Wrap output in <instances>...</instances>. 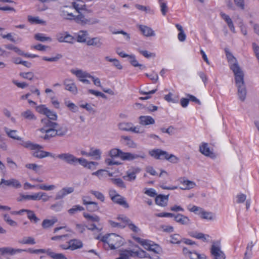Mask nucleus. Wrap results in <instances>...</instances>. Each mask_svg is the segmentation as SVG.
Segmentation results:
<instances>
[{
    "label": "nucleus",
    "mask_w": 259,
    "mask_h": 259,
    "mask_svg": "<svg viewBox=\"0 0 259 259\" xmlns=\"http://www.w3.org/2000/svg\"><path fill=\"white\" fill-rule=\"evenodd\" d=\"M178 181L183 186L180 187L182 190H190L194 188L196 186L194 182L188 180L185 178H180L178 179Z\"/></svg>",
    "instance_id": "17"
},
{
    "label": "nucleus",
    "mask_w": 259,
    "mask_h": 259,
    "mask_svg": "<svg viewBox=\"0 0 259 259\" xmlns=\"http://www.w3.org/2000/svg\"><path fill=\"white\" fill-rule=\"evenodd\" d=\"M140 171L141 169L138 167H132L126 171V175L123 177V179L127 181H134Z\"/></svg>",
    "instance_id": "10"
},
{
    "label": "nucleus",
    "mask_w": 259,
    "mask_h": 259,
    "mask_svg": "<svg viewBox=\"0 0 259 259\" xmlns=\"http://www.w3.org/2000/svg\"><path fill=\"white\" fill-rule=\"evenodd\" d=\"M168 195H159L157 196L155 198V203L158 205L161 206H165L168 202Z\"/></svg>",
    "instance_id": "32"
},
{
    "label": "nucleus",
    "mask_w": 259,
    "mask_h": 259,
    "mask_svg": "<svg viewBox=\"0 0 259 259\" xmlns=\"http://www.w3.org/2000/svg\"><path fill=\"white\" fill-rule=\"evenodd\" d=\"M118 221H121L122 222H115L114 221L110 220L109 221V223L110 225L113 228H123L126 227L125 223H123V222L121 220H118Z\"/></svg>",
    "instance_id": "51"
},
{
    "label": "nucleus",
    "mask_w": 259,
    "mask_h": 259,
    "mask_svg": "<svg viewBox=\"0 0 259 259\" xmlns=\"http://www.w3.org/2000/svg\"><path fill=\"white\" fill-rule=\"evenodd\" d=\"M71 72L75 75L80 82L88 84L91 83L88 78H90L91 75L88 72L81 69H73L71 70Z\"/></svg>",
    "instance_id": "9"
},
{
    "label": "nucleus",
    "mask_w": 259,
    "mask_h": 259,
    "mask_svg": "<svg viewBox=\"0 0 259 259\" xmlns=\"http://www.w3.org/2000/svg\"><path fill=\"white\" fill-rule=\"evenodd\" d=\"M133 255L134 257L137 256L140 258H150L151 257L149 256L148 253L145 251L143 250H139L136 251L133 250Z\"/></svg>",
    "instance_id": "46"
},
{
    "label": "nucleus",
    "mask_w": 259,
    "mask_h": 259,
    "mask_svg": "<svg viewBox=\"0 0 259 259\" xmlns=\"http://www.w3.org/2000/svg\"><path fill=\"white\" fill-rule=\"evenodd\" d=\"M182 238L178 234H174L170 236V242L173 244H179L182 242Z\"/></svg>",
    "instance_id": "49"
},
{
    "label": "nucleus",
    "mask_w": 259,
    "mask_h": 259,
    "mask_svg": "<svg viewBox=\"0 0 259 259\" xmlns=\"http://www.w3.org/2000/svg\"><path fill=\"white\" fill-rule=\"evenodd\" d=\"M139 29L144 35L147 37L155 36V33L152 28L145 25H140Z\"/></svg>",
    "instance_id": "33"
},
{
    "label": "nucleus",
    "mask_w": 259,
    "mask_h": 259,
    "mask_svg": "<svg viewBox=\"0 0 259 259\" xmlns=\"http://www.w3.org/2000/svg\"><path fill=\"white\" fill-rule=\"evenodd\" d=\"M174 218L177 223L182 225H188L191 222L190 220L188 217L181 213L175 214Z\"/></svg>",
    "instance_id": "19"
},
{
    "label": "nucleus",
    "mask_w": 259,
    "mask_h": 259,
    "mask_svg": "<svg viewBox=\"0 0 259 259\" xmlns=\"http://www.w3.org/2000/svg\"><path fill=\"white\" fill-rule=\"evenodd\" d=\"M57 39L59 42L72 43L74 38L66 33H59L57 35Z\"/></svg>",
    "instance_id": "26"
},
{
    "label": "nucleus",
    "mask_w": 259,
    "mask_h": 259,
    "mask_svg": "<svg viewBox=\"0 0 259 259\" xmlns=\"http://www.w3.org/2000/svg\"><path fill=\"white\" fill-rule=\"evenodd\" d=\"M90 193L95 196V197L98 200H100L101 202H104L105 201V196L104 194L100 191H95V190H91L90 191Z\"/></svg>",
    "instance_id": "55"
},
{
    "label": "nucleus",
    "mask_w": 259,
    "mask_h": 259,
    "mask_svg": "<svg viewBox=\"0 0 259 259\" xmlns=\"http://www.w3.org/2000/svg\"><path fill=\"white\" fill-rule=\"evenodd\" d=\"M199 151L206 156L212 157L213 154L209 148L208 144L206 143H202L199 146Z\"/></svg>",
    "instance_id": "27"
},
{
    "label": "nucleus",
    "mask_w": 259,
    "mask_h": 259,
    "mask_svg": "<svg viewBox=\"0 0 259 259\" xmlns=\"http://www.w3.org/2000/svg\"><path fill=\"white\" fill-rule=\"evenodd\" d=\"M21 117L25 120L29 121H33L36 119V117L30 109H26L21 113Z\"/></svg>",
    "instance_id": "23"
},
{
    "label": "nucleus",
    "mask_w": 259,
    "mask_h": 259,
    "mask_svg": "<svg viewBox=\"0 0 259 259\" xmlns=\"http://www.w3.org/2000/svg\"><path fill=\"white\" fill-rule=\"evenodd\" d=\"M39 131L42 134H45L44 136H41V137L45 140H49L50 138L55 137L57 134V132L55 128H40Z\"/></svg>",
    "instance_id": "18"
},
{
    "label": "nucleus",
    "mask_w": 259,
    "mask_h": 259,
    "mask_svg": "<svg viewBox=\"0 0 259 259\" xmlns=\"http://www.w3.org/2000/svg\"><path fill=\"white\" fill-rule=\"evenodd\" d=\"M198 214L200 215V217L203 219L207 220H213L215 219V215L214 213L211 212L206 211L202 208L199 212Z\"/></svg>",
    "instance_id": "34"
},
{
    "label": "nucleus",
    "mask_w": 259,
    "mask_h": 259,
    "mask_svg": "<svg viewBox=\"0 0 259 259\" xmlns=\"http://www.w3.org/2000/svg\"><path fill=\"white\" fill-rule=\"evenodd\" d=\"M211 255L213 256V259H225L226 255L221 249L219 245L213 244L210 249Z\"/></svg>",
    "instance_id": "12"
},
{
    "label": "nucleus",
    "mask_w": 259,
    "mask_h": 259,
    "mask_svg": "<svg viewBox=\"0 0 259 259\" xmlns=\"http://www.w3.org/2000/svg\"><path fill=\"white\" fill-rule=\"evenodd\" d=\"M28 21L31 24H44L45 23V21L41 20L38 17H32L31 16H28Z\"/></svg>",
    "instance_id": "56"
},
{
    "label": "nucleus",
    "mask_w": 259,
    "mask_h": 259,
    "mask_svg": "<svg viewBox=\"0 0 259 259\" xmlns=\"http://www.w3.org/2000/svg\"><path fill=\"white\" fill-rule=\"evenodd\" d=\"M120 141L122 144L128 148H136L137 146V144L129 136H121Z\"/></svg>",
    "instance_id": "21"
},
{
    "label": "nucleus",
    "mask_w": 259,
    "mask_h": 259,
    "mask_svg": "<svg viewBox=\"0 0 259 259\" xmlns=\"http://www.w3.org/2000/svg\"><path fill=\"white\" fill-rule=\"evenodd\" d=\"M69 248L70 250H74L82 247L83 244L82 242L78 239H71L68 241Z\"/></svg>",
    "instance_id": "30"
},
{
    "label": "nucleus",
    "mask_w": 259,
    "mask_h": 259,
    "mask_svg": "<svg viewBox=\"0 0 259 259\" xmlns=\"http://www.w3.org/2000/svg\"><path fill=\"white\" fill-rule=\"evenodd\" d=\"M112 201L114 203L123 206L124 208L129 207V205L126 201L125 199L119 194L116 195L114 199H112Z\"/></svg>",
    "instance_id": "35"
},
{
    "label": "nucleus",
    "mask_w": 259,
    "mask_h": 259,
    "mask_svg": "<svg viewBox=\"0 0 259 259\" xmlns=\"http://www.w3.org/2000/svg\"><path fill=\"white\" fill-rule=\"evenodd\" d=\"M82 200L83 204L85 205H94L95 208L97 207V203L91 201V197L90 196H83L82 197Z\"/></svg>",
    "instance_id": "48"
},
{
    "label": "nucleus",
    "mask_w": 259,
    "mask_h": 259,
    "mask_svg": "<svg viewBox=\"0 0 259 259\" xmlns=\"http://www.w3.org/2000/svg\"><path fill=\"white\" fill-rule=\"evenodd\" d=\"M72 6L78 12H79V10L83 9V7H85V5L83 4L82 1L77 0V1L72 3Z\"/></svg>",
    "instance_id": "57"
},
{
    "label": "nucleus",
    "mask_w": 259,
    "mask_h": 259,
    "mask_svg": "<svg viewBox=\"0 0 259 259\" xmlns=\"http://www.w3.org/2000/svg\"><path fill=\"white\" fill-rule=\"evenodd\" d=\"M133 250H124L120 253V256L117 259H130V257L133 256Z\"/></svg>",
    "instance_id": "50"
},
{
    "label": "nucleus",
    "mask_w": 259,
    "mask_h": 259,
    "mask_svg": "<svg viewBox=\"0 0 259 259\" xmlns=\"http://www.w3.org/2000/svg\"><path fill=\"white\" fill-rule=\"evenodd\" d=\"M102 151L99 149L91 147L90 151V156L95 160H99L101 158Z\"/></svg>",
    "instance_id": "37"
},
{
    "label": "nucleus",
    "mask_w": 259,
    "mask_h": 259,
    "mask_svg": "<svg viewBox=\"0 0 259 259\" xmlns=\"http://www.w3.org/2000/svg\"><path fill=\"white\" fill-rule=\"evenodd\" d=\"M34 38L39 41H51L52 39L51 37L47 36L46 34L41 33H38L34 35Z\"/></svg>",
    "instance_id": "42"
},
{
    "label": "nucleus",
    "mask_w": 259,
    "mask_h": 259,
    "mask_svg": "<svg viewBox=\"0 0 259 259\" xmlns=\"http://www.w3.org/2000/svg\"><path fill=\"white\" fill-rule=\"evenodd\" d=\"M57 222V219L55 217L52 219H45L42 221V226L45 229L49 228L53 226Z\"/></svg>",
    "instance_id": "41"
},
{
    "label": "nucleus",
    "mask_w": 259,
    "mask_h": 259,
    "mask_svg": "<svg viewBox=\"0 0 259 259\" xmlns=\"http://www.w3.org/2000/svg\"><path fill=\"white\" fill-rule=\"evenodd\" d=\"M110 180L117 186L122 188H125V185L123 181L120 178H116V179H111Z\"/></svg>",
    "instance_id": "60"
},
{
    "label": "nucleus",
    "mask_w": 259,
    "mask_h": 259,
    "mask_svg": "<svg viewBox=\"0 0 259 259\" xmlns=\"http://www.w3.org/2000/svg\"><path fill=\"white\" fill-rule=\"evenodd\" d=\"M159 177L162 178L159 183L160 187L163 190H175L178 188L177 186H173L168 183L171 181V179L169 177V174L164 170H161V172L159 175Z\"/></svg>",
    "instance_id": "7"
},
{
    "label": "nucleus",
    "mask_w": 259,
    "mask_h": 259,
    "mask_svg": "<svg viewBox=\"0 0 259 259\" xmlns=\"http://www.w3.org/2000/svg\"><path fill=\"white\" fill-rule=\"evenodd\" d=\"M41 122L44 124V126L41 128H56L57 124L55 122L51 121L48 119L41 120Z\"/></svg>",
    "instance_id": "43"
},
{
    "label": "nucleus",
    "mask_w": 259,
    "mask_h": 259,
    "mask_svg": "<svg viewBox=\"0 0 259 259\" xmlns=\"http://www.w3.org/2000/svg\"><path fill=\"white\" fill-rule=\"evenodd\" d=\"M4 131L9 137L14 140L22 141V138L18 136V131L17 130H12L9 128L8 127H5Z\"/></svg>",
    "instance_id": "31"
},
{
    "label": "nucleus",
    "mask_w": 259,
    "mask_h": 259,
    "mask_svg": "<svg viewBox=\"0 0 259 259\" xmlns=\"http://www.w3.org/2000/svg\"><path fill=\"white\" fill-rule=\"evenodd\" d=\"M22 252H28L30 253H38L40 252H44L42 250H34L32 248L21 249L15 248L11 247H3L0 248V255H5L6 254L14 255L17 253H20Z\"/></svg>",
    "instance_id": "6"
},
{
    "label": "nucleus",
    "mask_w": 259,
    "mask_h": 259,
    "mask_svg": "<svg viewBox=\"0 0 259 259\" xmlns=\"http://www.w3.org/2000/svg\"><path fill=\"white\" fill-rule=\"evenodd\" d=\"M51 208L56 212L60 211L63 208V204L61 202H57L52 204L51 206Z\"/></svg>",
    "instance_id": "64"
},
{
    "label": "nucleus",
    "mask_w": 259,
    "mask_h": 259,
    "mask_svg": "<svg viewBox=\"0 0 259 259\" xmlns=\"http://www.w3.org/2000/svg\"><path fill=\"white\" fill-rule=\"evenodd\" d=\"M88 33L85 30H80L77 33V41L79 42H86L88 40Z\"/></svg>",
    "instance_id": "40"
},
{
    "label": "nucleus",
    "mask_w": 259,
    "mask_h": 259,
    "mask_svg": "<svg viewBox=\"0 0 259 259\" xmlns=\"http://www.w3.org/2000/svg\"><path fill=\"white\" fill-rule=\"evenodd\" d=\"M2 184H4L6 186H12L16 189L20 188L22 186L20 182L18 180L14 178L8 180L2 179L0 182V186Z\"/></svg>",
    "instance_id": "16"
},
{
    "label": "nucleus",
    "mask_w": 259,
    "mask_h": 259,
    "mask_svg": "<svg viewBox=\"0 0 259 259\" xmlns=\"http://www.w3.org/2000/svg\"><path fill=\"white\" fill-rule=\"evenodd\" d=\"M133 123L131 122H121L118 124V128L122 131L131 132Z\"/></svg>",
    "instance_id": "38"
},
{
    "label": "nucleus",
    "mask_w": 259,
    "mask_h": 259,
    "mask_svg": "<svg viewBox=\"0 0 259 259\" xmlns=\"http://www.w3.org/2000/svg\"><path fill=\"white\" fill-rule=\"evenodd\" d=\"M226 57L229 63L230 68L233 71L234 75L243 73L236 58L231 53L226 51Z\"/></svg>",
    "instance_id": "8"
},
{
    "label": "nucleus",
    "mask_w": 259,
    "mask_h": 259,
    "mask_svg": "<svg viewBox=\"0 0 259 259\" xmlns=\"http://www.w3.org/2000/svg\"><path fill=\"white\" fill-rule=\"evenodd\" d=\"M18 242L23 245H34L36 243L34 238L31 236H24L19 239Z\"/></svg>",
    "instance_id": "36"
},
{
    "label": "nucleus",
    "mask_w": 259,
    "mask_h": 259,
    "mask_svg": "<svg viewBox=\"0 0 259 259\" xmlns=\"http://www.w3.org/2000/svg\"><path fill=\"white\" fill-rule=\"evenodd\" d=\"M88 46H94L97 48H101L103 45L102 38L100 37H95L89 38L87 41Z\"/></svg>",
    "instance_id": "24"
},
{
    "label": "nucleus",
    "mask_w": 259,
    "mask_h": 259,
    "mask_svg": "<svg viewBox=\"0 0 259 259\" xmlns=\"http://www.w3.org/2000/svg\"><path fill=\"white\" fill-rule=\"evenodd\" d=\"M129 62L134 67H140L141 69H143L145 68V66L139 63L138 61L136 59V56L135 55L132 54L129 56Z\"/></svg>",
    "instance_id": "44"
},
{
    "label": "nucleus",
    "mask_w": 259,
    "mask_h": 259,
    "mask_svg": "<svg viewBox=\"0 0 259 259\" xmlns=\"http://www.w3.org/2000/svg\"><path fill=\"white\" fill-rule=\"evenodd\" d=\"M21 145L25 148L33 150L32 154L35 157L40 159L49 156L54 157V156L51 153L42 150L43 147L40 145L34 144L29 141L23 142L21 143Z\"/></svg>",
    "instance_id": "3"
},
{
    "label": "nucleus",
    "mask_w": 259,
    "mask_h": 259,
    "mask_svg": "<svg viewBox=\"0 0 259 259\" xmlns=\"http://www.w3.org/2000/svg\"><path fill=\"white\" fill-rule=\"evenodd\" d=\"M121 151L119 149L117 148H113L111 149L109 152V155L111 157H120Z\"/></svg>",
    "instance_id": "59"
},
{
    "label": "nucleus",
    "mask_w": 259,
    "mask_h": 259,
    "mask_svg": "<svg viewBox=\"0 0 259 259\" xmlns=\"http://www.w3.org/2000/svg\"><path fill=\"white\" fill-rule=\"evenodd\" d=\"M65 89L70 92L73 95H76L78 93L77 88L73 80L66 79L64 81Z\"/></svg>",
    "instance_id": "15"
},
{
    "label": "nucleus",
    "mask_w": 259,
    "mask_h": 259,
    "mask_svg": "<svg viewBox=\"0 0 259 259\" xmlns=\"http://www.w3.org/2000/svg\"><path fill=\"white\" fill-rule=\"evenodd\" d=\"M183 252L186 256L190 259H206V258L205 254H200L196 251H191L186 247L183 248Z\"/></svg>",
    "instance_id": "14"
},
{
    "label": "nucleus",
    "mask_w": 259,
    "mask_h": 259,
    "mask_svg": "<svg viewBox=\"0 0 259 259\" xmlns=\"http://www.w3.org/2000/svg\"><path fill=\"white\" fill-rule=\"evenodd\" d=\"M73 20H74L77 23L83 25L86 24H94L99 22V20L96 19H87L82 14H80L77 16H74Z\"/></svg>",
    "instance_id": "11"
},
{
    "label": "nucleus",
    "mask_w": 259,
    "mask_h": 259,
    "mask_svg": "<svg viewBox=\"0 0 259 259\" xmlns=\"http://www.w3.org/2000/svg\"><path fill=\"white\" fill-rule=\"evenodd\" d=\"M220 15L222 17V18L226 22V23L227 24L230 30L233 32V33H236V30L233 22V21L232 19L230 18V17L227 15L225 13H221Z\"/></svg>",
    "instance_id": "22"
},
{
    "label": "nucleus",
    "mask_w": 259,
    "mask_h": 259,
    "mask_svg": "<svg viewBox=\"0 0 259 259\" xmlns=\"http://www.w3.org/2000/svg\"><path fill=\"white\" fill-rule=\"evenodd\" d=\"M118 219H121L123 223H125L126 226H127L129 229L133 232V234H132V238L136 242L142 245L145 249L156 253H159L160 252L161 248L158 245L154 243L150 240L143 239L140 237L142 234L141 230L128 218L122 216L118 217Z\"/></svg>",
    "instance_id": "1"
},
{
    "label": "nucleus",
    "mask_w": 259,
    "mask_h": 259,
    "mask_svg": "<svg viewBox=\"0 0 259 259\" xmlns=\"http://www.w3.org/2000/svg\"><path fill=\"white\" fill-rule=\"evenodd\" d=\"M27 218L30 220V221L36 223L39 221V219L36 216L34 212L31 210L27 211Z\"/></svg>",
    "instance_id": "58"
},
{
    "label": "nucleus",
    "mask_w": 259,
    "mask_h": 259,
    "mask_svg": "<svg viewBox=\"0 0 259 259\" xmlns=\"http://www.w3.org/2000/svg\"><path fill=\"white\" fill-rule=\"evenodd\" d=\"M38 201L41 200L44 202H47L50 200L51 196H49L46 193L44 192H38Z\"/></svg>",
    "instance_id": "52"
},
{
    "label": "nucleus",
    "mask_w": 259,
    "mask_h": 259,
    "mask_svg": "<svg viewBox=\"0 0 259 259\" xmlns=\"http://www.w3.org/2000/svg\"><path fill=\"white\" fill-rule=\"evenodd\" d=\"M36 188L44 191H52L56 188L54 185H47L45 184L36 185Z\"/></svg>",
    "instance_id": "45"
},
{
    "label": "nucleus",
    "mask_w": 259,
    "mask_h": 259,
    "mask_svg": "<svg viewBox=\"0 0 259 259\" xmlns=\"http://www.w3.org/2000/svg\"><path fill=\"white\" fill-rule=\"evenodd\" d=\"M84 210V208L79 205H74L72 208L69 209L68 210V212L71 214L73 215L76 213L78 211H81Z\"/></svg>",
    "instance_id": "54"
},
{
    "label": "nucleus",
    "mask_w": 259,
    "mask_h": 259,
    "mask_svg": "<svg viewBox=\"0 0 259 259\" xmlns=\"http://www.w3.org/2000/svg\"><path fill=\"white\" fill-rule=\"evenodd\" d=\"M95 238L103 243V247L106 249H115L122 246L124 243L123 238L115 233L100 234L95 237Z\"/></svg>",
    "instance_id": "2"
},
{
    "label": "nucleus",
    "mask_w": 259,
    "mask_h": 259,
    "mask_svg": "<svg viewBox=\"0 0 259 259\" xmlns=\"http://www.w3.org/2000/svg\"><path fill=\"white\" fill-rule=\"evenodd\" d=\"M139 119V123L142 125L146 126L155 123V120L150 116H141Z\"/></svg>",
    "instance_id": "25"
},
{
    "label": "nucleus",
    "mask_w": 259,
    "mask_h": 259,
    "mask_svg": "<svg viewBox=\"0 0 259 259\" xmlns=\"http://www.w3.org/2000/svg\"><path fill=\"white\" fill-rule=\"evenodd\" d=\"M189 235L192 237L202 240L204 242L207 241V239L209 237L208 235L204 234L202 233L194 231L189 232Z\"/></svg>",
    "instance_id": "29"
},
{
    "label": "nucleus",
    "mask_w": 259,
    "mask_h": 259,
    "mask_svg": "<svg viewBox=\"0 0 259 259\" xmlns=\"http://www.w3.org/2000/svg\"><path fill=\"white\" fill-rule=\"evenodd\" d=\"M42 250L44 252H40L38 253H47L49 256L54 259H67L65 256L62 253H56L52 251L50 249L46 250L44 249H38Z\"/></svg>",
    "instance_id": "28"
},
{
    "label": "nucleus",
    "mask_w": 259,
    "mask_h": 259,
    "mask_svg": "<svg viewBox=\"0 0 259 259\" xmlns=\"http://www.w3.org/2000/svg\"><path fill=\"white\" fill-rule=\"evenodd\" d=\"M244 78V72L234 75L235 83L237 88V95L239 99L241 101L245 100L246 96V89Z\"/></svg>",
    "instance_id": "4"
},
{
    "label": "nucleus",
    "mask_w": 259,
    "mask_h": 259,
    "mask_svg": "<svg viewBox=\"0 0 259 259\" xmlns=\"http://www.w3.org/2000/svg\"><path fill=\"white\" fill-rule=\"evenodd\" d=\"M235 6L241 10H244L245 8V0H234Z\"/></svg>",
    "instance_id": "62"
},
{
    "label": "nucleus",
    "mask_w": 259,
    "mask_h": 259,
    "mask_svg": "<svg viewBox=\"0 0 259 259\" xmlns=\"http://www.w3.org/2000/svg\"><path fill=\"white\" fill-rule=\"evenodd\" d=\"M25 167L28 169L34 170L36 172H38L41 166L35 163H28L25 165Z\"/></svg>",
    "instance_id": "63"
},
{
    "label": "nucleus",
    "mask_w": 259,
    "mask_h": 259,
    "mask_svg": "<svg viewBox=\"0 0 259 259\" xmlns=\"http://www.w3.org/2000/svg\"><path fill=\"white\" fill-rule=\"evenodd\" d=\"M145 155H139L138 154H134L130 152H123L121 151L120 158L123 160H132L138 158H144Z\"/></svg>",
    "instance_id": "20"
},
{
    "label": "nucleus",
    "mask_w": 259,
    "mask_h": 259,
    "mask_svg": "<svg viewBox=\"0 0 259 259\" xmlns=\"http://www.w3.org/2000/svg\"><path fill=\"white\" fill-rule=\"evenodd\" d=\"M83 217L88 221L92 222H99L100 220L99 217L96 214H90L87 213H84Z\"/></svg>",
    "instance_id": "47"
},
{
    "label": "nucleus",
    "mask_w": 259,
    "mask_h": 259,
    "mask_svg": "<svg viewBox=\"0 0 259 259\" xmlns=\"http://www.w3.org/2000/svg\"><path fill=\"white\" fill-rule=\"evenodd\" d=\"M57 157L70 164L75 165L77 163V158L69 153H62Z\"/></svg>",
    "instance_id": "13"
},
{
    "label": "nucleus",
    "mask_w": 259,
    "mask_h": 259,
    "mask_svg": "<svg viewBox=\"0 0 259 259\" xmlns=\"http://www.w3.org/2000/svg\"><path fill=\"white\" fill-rule=\"evenodd\" d=\"M107 171L105 169H100L92 173V175L96 176L98 177L100 180L106 178L107 176Z\"/></svg>",
    "instance_id": "53"
},
{
    "label": "nucleus",
    "mask_w": 259,
    "mask_h": 259,
    "mask_svg": "<svg viewBox=\"0 0 259 259\" xmlns=\"http://www.w3.org/2000/svg\"><path fill=\"white\" fill-rule=\"evenodd\" d=\"M38 192L33 193L30 195H21L20 198H18V201H22L23 200H31L33 201H38Z\"/></svg>",
    "instance_id": "39"
},
{
    "label": "nucleus",
    "mask_w": 259,
    "mask_h": 259,
    "mask_svg": "<svg viewBox=\"0 0 259 259\" xmlns=\"http://www.w3.org/2000/svg\"><path fill=\"white\" fill-rule=\"evenodd\" d=\"M4 219L5 221H6L11 226L14 227H17L18 223L16 221L12 220L8 214H5L4 215Z\"/></svg>",
    "instance_id": "61"
},
{
    "label": "nucleus",
    "mask_w": 259,
    "mask_h": 259,
    "mask_svg": "<svg viewBox=\"0 0 259 259\" xmlns=\"http://www.w3.org/2000/svg\"><path fill=\"white\" fill-rule=\"evenodd\" d=\"M149 154L153 157L157 159H166L172 163H177L179 159L172 154H168L167 152L161 149H153L149 151Z\"/></svg>",
    "instance_id": "5"
}]
</instances>
